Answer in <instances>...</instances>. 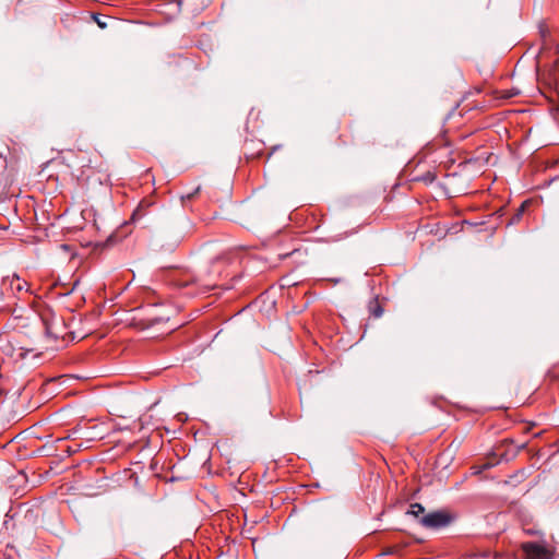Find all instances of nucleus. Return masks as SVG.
Instances as JSON below:
<instances>
[{"label":"nucleus","mask_w":559,"mask_h":559,"mask_svg":"<svg viewBox=\"0 0 559 559\" xmlns=\"http://www.w3.org/2000/svg\"><path fill=\"white\" fill-rule=\"evenodd\" d=\"M452 521V516L445 511H435L423 515L419 519V523L426 528H441L449 525Z\"/></svg>","instance_id":"obj_1"},{"label":"nucleus","mask_w":559,"mask_h":559,"mask_svg":"<svg viewBox=\"0 0 559 559\" xmlns=\"http://www.w3.org/2000/svg\"><path fill=\"white\" fill-rule=\"evenodd\" d=\"M526 559H552L554 552L535 542L523 543L521 546Z\"/></svg>","instance_id":"obj_2"},{"label":"nucleus","mask_w":559,"mask_h":559,"mask_svg":"<svg viewBox=\"0 0 559 559\" xmlns=\"http://www.w3.org/2000/svg\"><path fill=\"white\" fill-rule=\"evenodd\" d=\"M2 288L1 293L4 294V292H11L13 296H16L23 292H27L28 284L26 281L21 280L16 274H13L12 276H5L2 278L1 282Z\"/></svg>","instance_id":"obj_3"},{"label":"nucleus","mask_w":559,"mask_h":559,"mask_svg":"<svg viewBox=\"0 0 559 559\" xmlns=\"http://www.w3.org/2000/svg\"><path fill=\"white\" fill-rule=\"evenodd\" d=\"M61 323V319L57 320V319H52V320H47V319H44V324H45V334L48 338H51L53 341L58 340L59 338V333H58V326L60 325Z\"/></svg>","instance_id":"obj_4"},{"label":"nucleus","mask_w":559,"mask_h":559,"mask_svg":"<svg viewBox=\"0 0 559 559\" xmlns=\"http://www.w3.org/2000/svg\"><path fill=\"white\" fill-rule=\"evenodd\" d=\"M150 205L151 204L148 202L141 201L131 215V222L134 224L140 222L147 214Z\"/></svg>","instance_id":"obj_5"},{"label":"nucleus","mask_w":559,"mask_h":559,"mask_svg":"<svg viewBox=\"0 0 559 559\" xmlns=\"http://www.w3.org/2000/svg\"><path fill=\"white\" fill-rule=\"evenodd\" d=\"M368 311L374 318H380L383 314L384 309L378 297L369 301Z\"/></svg>","instance_id":"obj_6"},{"label":"nucleus","mask_w":559,"mask_h":559,"mask_svg":"<svg viewBox=\"0 0 559 559\" xmlns=\"http://www.w3.org/2000/svg\"><path fill=\"white\" fill-rule=\"evenodd\" d=\"M9 175L7 158L2 154H0V181H4L7 183Z\"/></svg>","instance_id":"obj_7"},{"label":"nucleus","mask_w":559,"mask_h":559,"mask_svg":"<svg viewBox=\"0 0 559 559\" xmlns=\"http://www.w3.org/2000/svg\"><path fill=\"white\" fill-rule=\"evenodd\" d=\"M407 513L419 520L423 515H425V508L420 503H413L411 504Z\"/></svg>","instance_id":"obj_8"},{"label":"nucleus","mask_w":559,"mask_h":559,"mask_svg":"<svg viewBox=\"0 0 559 559\" xmlns=\"http://www.w3.org/2000/svg\"><path fill=\"white\" fill-rule=\"evenodd\" d=\"M525 205H526V202L521 204V206L516 210V212L510 218L509 225L518 224L521 221L523 212L525 210Z\"/></svg>","instance_id":"obj_9"},{"label":"nucleus","mask_w":559,"mask_h":559,"mask_svg":"<svg viewBox=\"0 0 559 559\" xmlns=\"http://www.w3.org/2000/svg\"><path fill=\"white\" fill-rule=\"evenodd\" d=\"M146 321H147V326H154V325H157V324L168 321V318L155 316L152 318H147Z\"/></svg>","instance_id":"obj_10"},{"label":"nucleus","mask_w":559,"mask_h":559,"mask_svg":"<svg viewBox=\"0 0 559 559\" xmlns=\"http://www.w3.org/2000/svg\"><path fill=\"white\" fill-rule=\"evenodd\" d=\"M436 175L431 171H427L423 176L418 177L417 180L425 182L426 185H430L436 180Z\"/></svg>","instance_id":"obj_11"},{"label":"nucleus","mask_w":559,"mask_h":559,"mask_svg":"<svg viewBox=\"0 0 559 559\" xmlns=\"http://www.w3.org/2000/svg\"><path fill=\"white\" fill-rule=\"evenodd\" d=\"M200 191V187H197L192 192H188L183 195H181L182 200H192L195 194H198Z\"/></svg>","instance_id":"obj_12"},{"label":"nucleus","mask_w":559,"mask_h":559,"mask_svg":"<svg viewBox=\"0 0 559 559\" xmlns=\"http://www.w3.org/2000/svg\"><path fill=\"white\" fill-rule=\"evenodd\" d=\"M93 19H94V21L97 23V25L100 28H106L107 27L106 21L102 20L97 14H93Z\"/></svg>","instance_id":"obj_13"},{"label":"nucleus","mask_w":559,"mask_h":559,"mask_svg":"<svg viewBox=\"0 0 559 559\" xmlns=\"http://www.w3.org/2000/svg\"><path fill=\"white\" fill-rule=\"evenodd\" d=\"M181 240V234H178L174 237L173 241H171V246H177Z\"/></svg>","instance_id":"obj_14"},{"label":"nucleus","mask_w":559,"mask_h":559,"mask_svg":"<svg viewBox=\"0 0 559 559\" xmlns=\"http://www.w3.org/2000/svg\"><path fill=\"white\" fill-rule=\"evenodd\" d=\"M209 461H210V459H207V460L204 462V464H203V468H205L207 473H210V465H209Z\"/></svg>","instance_id":"obj_15"},{"label":"nucleus","mask_w":559,"mask_h":559,"mask_svg":"<svg viewBox=\"0 0 559 559\" xmlns=\"http://www.w3.org/2000/svg\"><path fill=\"white\" fill-rule=\"evenodd\" d=\"M14 394H15L16 396H20V395H21V390L19 389Z\"/></svg>","instance_id":"obj_16"},{"label":"nucleus","mask_w":559,"mask_h":559,"mask_svg":"<svg viewBox=\"0 0 559 559\" xmlns=\"http://www.w3.org/2000/svg\"><path fill=\"white\" fill-rule=\"evenodd\" d=\"M219 264H221L219 262L215 263V267L217 269V271H219Z\"/></svg>","instance_id":"obj_17"},{"label":"nucleus","mask_w":559,"mask_h":559,"mask_svg":"<svg viewBox=\"0 0 559 559\" xmlns=\"http://www.w3.org/2000/svg\"><path fill=\"white\" fill-rule=\"evenodd\" d=\"M490 466H491V464H488V463H487V464H485L483 467H484V468H489Z\"/></svg>","instance_id":"obj_18"},{"label":"nucleus","mask_w":559,"mask_h":559,"mask_svg":"<svg viewBox=\"0 0 559 559\" xmlns=\"http://www.w3.org/2000/svg\"><path fill=\"white\" fill-rule=\"evenodd\" d=\"M556 67H557V69L559 70V58H558V59H557V61H556Z\"/></svg>","instance_id":"obj_19"},{"label":"nucleus","mask_w":559,"mask_h":559,"mask_svg":"<svg viewBox=\"0 0 559 559\" xmlns=\"http://www.w3.org/2000/svg\"><path fill=\"white\" fill-rule=\"evenodd\" d=\"M3 392H4V391H3L2 389H0V396H2Z\"/></svg>","instance_id":"obj_20"}]
</instances>
